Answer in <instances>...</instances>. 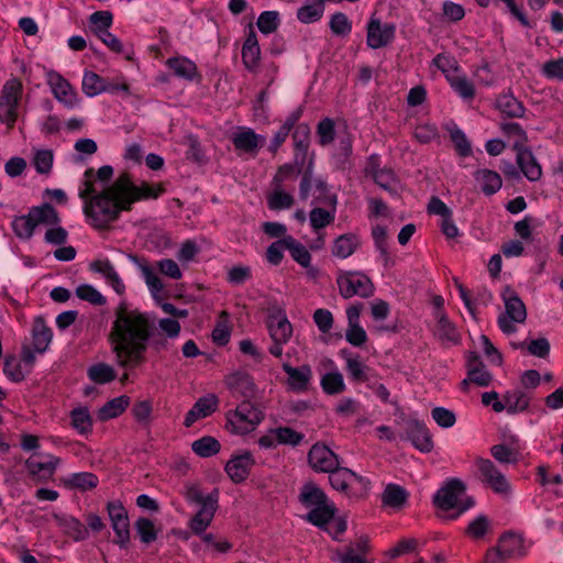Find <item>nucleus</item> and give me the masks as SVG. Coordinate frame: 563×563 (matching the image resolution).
Returning <instances> with one entry per match:
<instances>
[{
    "label": "nucleus",
    "mask_w": 563,
    "mask_h": 563,
    "mask_svg": "<svg viewBox=\"0 0 563 563\" xmlns=\"http://www.w3.org/2000/svg\"><path fill=\"white\" fill-rule=\"evenodd\" d=\"M163 192L162 185L146 181L137 185L128 173H123L110 186L86 201L84 213L95 229H107L119 219L122 211H130L133 203L157 199Z\"/></svg>",
    "instance_id": "f257e3e1"
},
{
    "label": "nucleus",
    "mask_w": 563,
    "mask_h": 563,
    "mask_svg": "<svg viewBox=\"0 0 563 563\" xmlns=\"http://www.w3.org/2000/svg\"><path fill=\"white\" fill-rule=\"evenodd\" d=\"M113 352L121 366L129 363H140L147 344L161 351L166 349L167 341L157 332L156 319L139 310H129L121 306L111 332Z\"/></svg>",
    "instance_id": "f03ea898"
},
{
    "label": "nucleus",
    "mask_w": 563,
    "mask_h": 563,
    "mask_svg": "<svg viewBox=\"0 0 563 563\" xmlns=\"http://www.w3.org/2000/svg\"><path fill=\"white\" fill-rule=\"evenodd\" d=\"M299 501L310 511L303 516L308 522L323 527L330 522L335 515V507L329 501L325 493L314 483H306L300 490Z\"/></svg>",
    "instance_id": "7ed1b4c3"
},
{
    "label": "nucleus",
    "mask_w": 563,
    "mask_h": 563,
    "mask_svg": "<svg viewBox=\"0 0 563 563\" xmlns=\"http://www.w3.org/2000/svg\"><path fill=\"white\" fill-rule=\"evenodd\" d=\"M23 95V84L18 78L7 80L0 91V122L11 130L19 115L20 101Z\"/></svg>",
    "instance_id": "20e7f679"
},
{
    "label": "nucleus",
    "mask_w": 563,
    "mask_h": 563,
    "mask_svg": "<svg viewBox=\"0 0 563 563\" xmlns=\"http://www.w3.org/2000/svg\"><path fill=\"white\" fill-rule=\"evenodd\" d=\"M465 489L463 482L457 478H453L437 492L433 503L442 510L459 508V511L451 517L452 519H455L474 505V500L472 498H467L463 505L461 504V498L465 494Z\"/></svg>",
    "instance_id": "39448f33"
},
{
    "label": "nucleus",
    "mask_w": 563,
    "mask_h": 563,
    "mask_svg": "<svg viewBox=\"0 0 563 563\" xmlns=\"http://www.w3.org/2000/svg\"><path fill=\"white\" fill-rule=\"evenodd\" d=\"M336 284L340 295L345 299L354 296L369 298L375 290L372 279L362 272H341L336 277Z\"/></svg>",
    "instance_id": "423d86ee"
},
{
    "label": "nucleus",
    "mask_w": 563,
    "mask_h": 563,
    "mask_svg": "<svg viewBox=\"0 0 563 563\" xmlns=\"http://www.w3.org/2000/svg\"><path fill=\"white\" fill-rule=\"evenodd\" d=\"M264 416L250 400L242 401L233 412L228 413V424L231 432L246 434L261 423Z\"/></svg>",
    "instance_id": "0eeeda50"
},
{
    "label": "nucleus",
    "mask_w": 563,
    "mask_h": 563,
    "mask_svg": "<svg viewBox=\"0 0 563 563\" xmlns=\"http://www.w3.org/2000/svg\"><path fill=\"white\" fill-rule=\"evenodd\" d=\"M503 298L505 301L506 312L498 317V325L500 330L506 334H511L517 331L515 323H523L527 318L526 306L519 296L507 288Z\"/></svg>",
    "instance_id": "6e6552de"
},
{
    "label": "nucleus",
    "mask_w": 563,
    "mask_h": 563,
    "mask_svg": "<svg viewBox=\"0 0 563 563\" xmlns=\"http://www.w3.org/2000/svg\"><path fill=\"white\" fill-rule=\"evenodd\" d=\"M267 329L273 344L269 353L275 357L283 355V345L286 344L292 334V325L285 314H272L267 320Z\"/></svg>",
    "instance_id": "1a4fd4ad"
},
{
    "label": "nucleus",
    "mask_w": 563,
    "mask_h": 563,
    "mask_svg": "<svg viewBox=\"0 0 563 563\" xmlns=\"http://www.w3.org/2000/svg\"><path fill=\"white\" fill-rule=\"evenodd\" d=\"M479 479L496 494L507 495L511 486L501 471L488 459L478 457L475 461Z\"/></svg>",
    "instance_id": "9d476101"
},
{
    "label": "nucleus",
    "mask_w": 563,
    "mask_h": 563,
    "mask_svg": "<svg viewBox=\"0 0 563 563\" xmlns=\"http://www.w3.org/2000/svg\"><path fill=\"white\" fill-rule=\"evenodd\" d=\"M395 34V24L372 15L366 26V44L373 49L386 47L394 41Z\"/></svg>",
    "instance_id": "9b49d317"
},
{
    "label": "nucleus",
    "mask_w": 563,
    "mask_h": 563,
    "mask_svg": "<svg viewBox=\"0 0 563 563\" xmlns=\"http://www.w3.org/2000/svg\"><path fill=\"white\" fill-rule=\"evenodd\" d=\"M82 90L89 97L102 92L129 93V86L125 81L110 82L98 73H85L82 77Z\"/></svg>",
    "instance_id": "f8f14e48"
},
{
    "label": "nucleus",
    "mask_w": 563,
    "mask_h": 563,
    "mask_svg": "<svg viewBox=\"0 0 563 563\" xmlns=\"http://www.w3.org/2000/svg\"><path fill=\"white\" fill-rule=\"evenodd\" d=\"M232 144L239 153L255 157L266 142L264 135L255 133L251 128H239L231 136Z\"/></svg>",
    "instance_id": "ddd939ff"
},
{
    "label": "nucleus",
    "mask_w": 563,
    "mask_h": 563,
    "mask_svg": "<svg viewBox=\"0 0 563 563\" xmlns=\"http://www.w3.org/2000/svg\"><path fill=\"white\" fill-rule=\"evenodd\" d=\"M308 463L316 472L329 473L340 465L339 456L328 446L316 443L308 452Z\"/></svg>",
    "instance_id": "4468645a"
},
{
    "label": "nucleus",
    "mask_w": 563,
    "mask_h": 563,
    "mask_svg": "<svg viewBox=\"0 0 563 563\" xmlns=\"http://www.w3.org/2000/svg\"><path fill=\"white\" fill-rule=\"evenodd\" d=\"M219 492L214 489L209 494V498L200 506V509L191 518L189 527L195 534H202L206 529L211 525L218 508Z\"/></svg>",
    "instance_id": "2eb2a0df"
},
{
    "label": "nucleus",
    "mask_w": 563,
    "mask_h": 563,
    "mask_svg": "<svg viewBox=\"0 0 563 563\" xmlns=\"http://www.w3.org/2000/svg\"><path fill=\"white\" fill-rule=\"evenodd\" d=\"M282 367L288 376L287 386L289 389L297 393L308 390L312 379V369L310 365L303 364L299 367H292L288 362H285Z\"/></svg>",
    "instance_id": "dca6fc26"
},
{
    "label": "nucleus",
    "mask_w": 563,
    "mask_h": 563,
    "mask_svg": "<svg viewBox=\"0 0 563 563\" xmlns=\"http://www.w3.org/2000/svg\"><path fill=\"white\" fill-rule=\"evenodd\" d=\"M225 385L233 396L250 400L255 397L256 386L253 378L245 372H235L227 376Z\"/></svg>",
    "instance_id": "f3484780"
},
{
    "label": "nucleus",
    "mask_w": 563,
    "mask_h": 563,
    "mask_svg": "<svg viewBox=\"0 0 563 563\" xmlns=\"http://www.w3.org/2000/svg\"><path fill=\"white\" fill-rule=\"evenodd\" d=\"M254 464L255 461L252 454L250 452H244L232 456L228 461L225 472L234 483H242L250 475V471Z\"/></svg>",
    "instance_id": "a211bd4d"
},
{
    "label": "nucleus",
    "mask_w": 563,
    "mask_h": 563,
    "mask_svg": "<svg viewBox=\"0 0 563 563\" xmlns=\"http://www.w3.org/2000/svg\"><path fill=\"white\" fill-rule=\"evenodd\" d=\"M218 407V398L213 394H209L199 398L191 409L186 413L184 426L191 427L197 420L211 416Z\"/></svg>",
    "instance_id": "6ab92c4d"
},
{
    "label": "nucleus",
    "mask_w": 563,
    "mask_h": 563,
    "mask_svg": "<svg viewBox=\"0 0 563 563\" xmlns=\"http://www.w3.org/2000/svg\"><path fill=\"white\" fill-rule=\"evenodd\" d=\"M407 435L413 446L422 453H429L433 449V441L429 429L426 424L412 420L408 422Z\"/></svg>",
    "instance_id": "aec40b11"
},
{
    "label": "nucleus",
    "mask_w": 563,
    "mask_h": 563,
    "mask_svg": "<svg viewBox=\"0 0 563 563\" xmlns=\"http://www.w3.org/2000/svg\"><path fill=\"white\" fill-rule=\"evenodd\" d=\"M434 328L435 338L445 346L456 345L461 341V334L456 327L449 320L445 313L438 311Z\"/></svg>",
    "instance_id": "412c9836"
},
{
    "label": "nucleus",
    "mask_w": 563,
    "mask_h": 563,
    "mask_svg": "<svg viewBox=\"0 0 563 563\" xmlns=\"http://www.w3.org/2000/svg\"><path fill=\"white\" fill-rule=\"evenodd\" d=\"M47 80L55 98L67 107H73L75 103V92L69 82L59 73H48Z\"/></svg>",
    "instance_id": "4be33fe9"
},
{
    "label": "nucleus",
    "mask_w": 563,
    "mask_h": 563,
    "mask_svg": "<svg viewBox=\"0 0 563 563\" xmlns=\"http://www.w3.org/2000/svg\"><path fill=\"white\" fill-rule=\"evenodd\" d=\"M517 153V164L519 165L521 172L523 175L530 180V181H537L542 176V168L538 161L536 159L532 152L526 146L519 151H516Z\"/></svg>",
    "instance_id": "5701e85b"
},
{
    "label": "nucleus",
    "mask_w": 563,
    "mask_h": 563,
    "mask_svg": "<svg viewBox=\"0 0 563 563\" xmlns=\"http://www.w3.org/2000/svg\"><path fill=\"white\" fill-rule=\"evenodd\" d=\"M467 375L468 379L482 387H486L492 382V374L485 368L479 355L471 352L467 356Z\"/></svg>",
    "instance_id": "b1692460"
},
{
    "label": "nucleus",
    "mask_w": 563,
    "mask_h": 563,
    "mask_svg": "<svg viewBox=\"0 0 563 563\" xmlns=\"http://www.w3.org/2000/svg\"><path fill=\"white\" fill-rule=\"evenodd\" d=\"M90 269L95 273L101 274L117 294L124 292L125 285L109 260L93 261L90 263Z\"/></svg>",
    "instance_id": "393cba45"
},
{
    "label": "nucleus",
    "mask_w": 563,
    "mask_h": 563,
    "mask_svg": "<svg viewBox=\"0 0 563 563\" xmlns=\"http://www.w3.org/2000/svg\"><path fill=\"white\" fill-rule=\"evenodd\" d=\"M504 556L510 559L521 558L526 554V547L523 538L516 533L503 534L497 543Z\"/></svg>",
    "instance_id": "a878e982"
},
{
    "label": "nucleus",
    "mask_w": 563,
    "mask_h": 563,
    "mask_svg": "<svg viewBox=\"0 0 563 563\" xmlns=\"http://www.w3.org/2000/svg\"><path fill=\"white\" fill-rule=\"evenodd\" d=\"M53 338V332L49 327L46 325L43 317H36L32 328V340L34 351L37 353H44Z\"/></svg>",
    "instance_id": "bb28decb"
},
{
    "label": "nucleus",
    "mask_w": 563,
    "mask_h": 563,
    "mask_svg": "<svg viewBox=\"0 0 563 563\" xmlns=\"http://www.w3.org/2000/svg\"><path fill=\"white\" fill-rule=\"evenodd\" d=\"M474 178L486 196L496 194L503 185L500 175L497 172L486 168L476 170Z\"/></svg>",
    "instance_id": "cd10ccee"
},
{
    "label": "nucleus",
    "mask_w": 563,
    "mask_h": 563,
    "mask_svg": "<svg viewBox=\"0 0 563 563\" xmlns=\"http://www.w3.org/2000/svg\"><path fill=\"white\" fill-rule=\"evenodd\" d=\"M57 525L76 541L85 540L88 537V529L78 519L70 516H55Z\"/></svg>",
    "instance_id": "c85d7f7f"
},
{
    "label": "nucleus",
    "mask_w": 563,
    "mask_h": 563,
    "mask_svg": "<svg viewBox=\"0 0 563 563\" xmlns=\"http://www.w3.org/2000/svg\"><path fill=\"white\" fill-rule=\"evenodd\" d=\"M341 356L345 360L346 371L352 380L365 382L367 380L366 371L367 366L362 362L360 355L353 354L347 350H341Z\"/></svg>",
    "instance_id": "c756f323"
},
{
    "label": "nucleus",
    "mask_w": 563,
    "mask_h": 563,
    "mask_svg": "<svg viewBox=\"0 0 563 563\" xmlns=\"http://www.w3.org/2000/svg\"><path fill=\"white\" fill-rule=\"evenodd\" d=\"M131 260L140 268L145 284L147 285L153 297L157 298L164 289V284L161 278L155 274L154 269L145 261H140L136 256H131Z\"/></svg>",
    "instance_id": "7c9ffc66"
},
{
    "label": "nucleus",
    "mask_w": 563,
    "mask_h": 563,
    "mask_svg": "<svg viewBox=\"0 0 563 563\" xmlns=\"http://www.w3.org/2000/svg\"><path fill=\"white\" fill-rule=\"evenodd\" d=\"M324 12L322 0H307L298 10L297 19L305 24L319 21Z\"/></svg>",
    "instance_id": "2f4dec72"
},
{
    "label": "nucleus",
    "mask_w": 563,
    "mask_h": 563,
    "mask_svg": "<svg viewBox=\"0 0 563 563\" xmlns=\"http://www.w3.org/2000/svg\"><path fill=\"white\" fill-rule=\"evenodd\" d=\"M360 246V239L354 233L340 235L335 241L332 249V254L340 258L351 256Z\"/></svg>",
    "instance_id": "473e14b6"
},
{
    "label": "nucleus",
    "mask_w": 563,
    "mask_h": 563,
    "mask_svg": "<svg viewBox=\"0 0 563 563\" xmlns=\"http://www.w3.org/2000/svg\"><path fill=\"white\" fill-rule=\"evenodd\" d=\"M130 398L125 395L107 401L98 412L100 420L106 421L119 417L129 406Z\"/></svg>",
    "instance_id": "72a5a7b5"
},
{
    "label": "nucleus",
    "mask_w": 563,
    "mask_h": 563,
    "mask_svg": "<svg viewBox=\"0 0 563 563\" xmlns=\"http://www.w3.org/2000/svg\"><path fill=\"white\" fill-rule=\"evenodd\" d=\"M445 78L451 88L463 99H472L475 95V88L471 80L460 73H445Z\"/></svg>",
    "instance_id": "f704fd0d"
},
{
    "label": "nucleus",
    "mask_w": 563,
    "mask_h": 563,
    "mask_svg": "<svg viewBox=\"0 0 563 563\" xmlns=\"http://www.w3.org/2000/svg\"><path fill=\"white\" fill-rule=\"evenodd\" d=\"M407 499V490L397 484H388L382 494L383 504L391 508H401Z\"/></svg>",
    "instance_id": "c9c22d12"
},
{
    "label": "nucleus",
    "mask_w": 563,
    "mask_h": 563,
    "mask_svg": "<svg viewBox=\"0 0 563 563\" xmlns=\"http://www.w3.org/2000/svg\"><path fill=\"white\" fill-rule=\"evenodd\" d=\"M29 212L33 222L35 223V227L41 223L47 225H57L60 221L57 211L49 203L32 207Z\"/></svg>",
    "instance_id": "e433bc0d"
},
{
    "label": "nucleus",
    "mask_w": 563,
    "mask_h": 563,
    "mask_svg": "<svg viewBox=\"0 0 563 563\" xmlns=\"http://www.w3.org/2000/svg\"><path fill=\"white\" fill-rule=\"evenodd\" d=\"M530 399V396L521 389L509 390L504 395V400L508 404L507 412L510 415L526 411L529 408Z\"/></svg>",
    "instance_id": "4c0bfd02"
},
{
    "label": "nucleus",
    "mask_w": 563,
    "mask_h": 563,
    "mask_svg": "<svg viewBox=\"0 0 563 563\" xmlns=\"http://www.w3.org/2000/svg\"><path fill=\"white\" fill-rule=\"evenodd\" d=\"M372 238L374 240V244L376 250L380 254V258L385 267H389L394 264L389 252H388V242H387V230L384 225L377 224L372 229Z\"/></svg>",
    "instance_id": "58836bf2"
},
{
    "label": "nucleus",
    "mask_w": 563,
    "mask_h": 563,
    "mask_svg": "<svg viewBox=\"0 0 563 563\" xmlns=\"http://www.w3.org/2000/svg\"><path fill=\"white\" fill-rule=\"evenodd\" d=\"M330 202L333 206L332 211H328L322 208H313L310 211L309 218H310V224L314 231H318L320 229L325 228L330 223L334 221L335 218V205H336V197L332 196L330 198Z\"/></svg>",
    "instance_id": "ea45409f"
},
{
    "label": "nucleus",
    "mask_w": 563,
    "mask_h": 563,
    "mask_svg": "<svg viewBox=\"0 0 563 563\" xmlns=\"http://www.w3.org/2000/svg\"><path fill=\"white\" fill-rule=\"evenodd\" d=\"M220 449V442L211 435H205L191 443L192 452L200 457L213 456L219 453Z\"/></svg>",
    "instance_id": "a19ab883"
},
{
    "label": "nucleus",
    "mask_w": 563,
    "mask_h": 563,
    "mask_svg": "<svg viewBox=\"0 0 563 563\" xmlns=\"http://www.w3.org/2000/svg\"><path fill=\"white\" fill-rule=\"evenodd\" d=\"M497 109L509 118H520L523 115L525 108L522 103L512 95H503L496 100Z\"/></svg>",
    "instance_id": "79ce46f5"
},
{
    "label": "nucleus",
    "mask_w": 563,
    "mask_h": 563,
    "mask_svg": "<svg viewBox=\"0 0 563 563\" xmlns=\"http://www.w3.org/2000/svg\"><path fill=\"white\" fill-rule=\"evenodd\" d=\"M261 55V49L258 45V41L256 38V34L253 30H251L247 35L243 47H242V58L247 68H252L255 66Z\"/></svg>",
    "instance_id": "37998d69"
},
{
    "label": "nucleus",
    "mask_w": 563,
    "mask_h": 563,
    "mask_svg": "<svg viewBox=\"0 0 563 563\" xmlns=\"http://www.w3.org/2000/svg\"><path fill=\"white\" fill-rule=\"evenodd\" d=\"M64 483L69 488L88 490L95 488L98 485V477L89 472L75 473L65 478Z\"/></svg>",
    "instance_id": "c03bdc74"
},
{
    "label": "nucleus",
    "mask_w": 563,
    "mask_h": 563,
    "mask_svg": "<svg viewBox=\"0 0 563 563\" xmlns=\"http://www.w3.org/2000/svg\"><path fill=\"white\" fill-rule=\"evenodd\" d=\"M89 379L96 384H107L115 379L117 374L112 366L97 363L87 369Z\"/></svg>",
    "instance_id": "a18cd8bd"
},
{
    "label": "nucleus",
    "mask_w": 563,
    "mask_h": 563,
    "mask_svg": "<svg viewBox=\"0 0 563 563\" xmlns=\"http://www.w3.org/2000/svg\"><path fill=\"white\" fill-rule=\"evenodd\" d=\"M353 476H355V472L339 465L338 468L329 472V482L334 489L345 493L352 484Z\"/></svg>",
    "instance_id": "49530a36"
},
{
    "label": "nucleus",
    "mask_w": 563,
    "mask_h": 563,
    "mask_svg": "<svg viewBox=\"0 0 563 563\" xmlns=\"http://www.w3.org/2000/svg\"><path fill=\"white\" fill-rule=\"evenodd\" d=\"M256 26L264 35L275 33L280 26V15L278 11L269 10L260 14Z\"/></svg>",
    "instance_id": "de8ad7c7"
},
{
    "label": "nucleus",
    "mask_w": 563,
    "mask_h": 563,
    "mask_svg": "<svg viewBox=\"0 0 563 563\" xmlns=\"http://www.w3.org/2000/svg\"><path fill=\"white\" fill-rule=\"evenodd\" d=\"M320 385L328 395H336L345 390L343 375L339 371L325 373L321 377Z\"/></svg>",
    "instance_id": "09e8293b"
},
{
    "label": "nucleus",
    "mask_w": 563,
    "mask_h": 563,
    "mask_svg": "<svg viewBox=\"0 0 563 563\" xmlns=\"http://www.w3.org/2000/svg\"><path fill=\"white\" fill-rule=\"evenodd\" d=\"M286 250L290 252L291 257L301 266L308 267L311 262V255L308 250L292 236H285Z\"/></svg>",
    "instance_id": "8fccbe9b"
},
{
    "label": "nucleus",
    "mask_w": 563,
    "mask_h": 563,
    "mask_svg": "<svg viewBox=\"0 0 563 563\" xmlns=\"http://www.w3.org/2000/svg\"><path fill=\"white\" fill-rule=\"evenodd\" d=\"M310 129L307 124H299L292 133L294 146L296 150V158L300 155L301 161L305 159L309 147Z\"/></svg>",
    "instance_id": "3c124183"
},
{
    "label": "nucleus",
    "mask_w": 563,
    "mask_h": 563,
    "mask_svg": "<svg viewBox=\"0 0 563 563\" xmlns=\"http://www.w3.org/2000/svg\"><path fill=\"white\" fill-rule=\"evenodd\" d=\"M501 131L509 137L514 140V150L519 151L526 147V143L528 142L527 133L520 126V124L516 122H506L500 125Z\"/></svg>",
    "instance_id": "603ef678"
},
{
    "label": "nucleus",
    "mask_w": 563,
    "mask_h": 563,
    "mask_svg": "<svg viewBox=\"0 0 563 563\" xmlns=\"http://www.w3.org/2000/svg\"><path fill=\"white\" fill-rule=\"evenodd\" d=\"M134 528H135L136 533L140 537V540L143 543L148 544V543L154 542L157 539L158 531L155 528L154 522L148 518H145V517L139 518L134 523Z\"/></svg>",
    "instance_id": "864d4df0"
},
{
    "label": "nucleus",
    "mask_w": 563,
    "mask_h": 563,
    "mask_svg": "<svg viewBox=\"0 0 563 563\" xmlns=\"http://www.w3.org/2000/svg\"><path fill=\"white\" fill-rule=\"evenodd\" d=\"M374 181L384 190L388 191L393 196H397L398 179L391 169L384 168L379 172H375Z\"/></svg>",
    "instance_id": "5fc2aeb1"
},
{
    "label": "nucleus",
    "mask_w": 563,
    "mask_h": 563,
    "mask_svg": "<svg viewBox=\"0 0 563 563\" xmlns=\"http://www.w3.org/2000/svg\"><path fill=\"white\" fill-rule=\"evenodd\" d=\"M11 225L15 235L24 240L30 239L35 229V223L33 222L30 212L26 216L15 217Z\"/></svg>",
    "instance_id": "6e6d98bb"
},
{
    "label": "nucleus",
    "mask_w": 563,
    "mask_h": 563,
    "mask_svg": "<svg viewBox=\"0 0 563 563\" xmlns=\"http://www.w3.org/2000/svg\"><path fill=\"white\" fill-rule=\"evenodd\" d=\"M59 459L55 456H49V460L46 462H40L35 460H29L26 462L27 470L33 475L40 476H52L57 464L59 463Z\"/></svg>",
    "instance_id": "4d7b16f0"
},
{
    "label": "nucleus",
    "mask_w": 563,
    "mask_h": 563,
    "mask_svg": "<svg viewBox=\"0 0 563 563\" xmlns=\"http://www.w3.org/2000/svg\"><path fill=\"white\" fill-rule=\"evenodd\" d=\"M493 457L503 464H515L518 462V451L505 444H495L490 448Z\"/></svg>",
    "instance_id": "13d9d810"
},
{
    "label": "nucleus",
    "mask_w": 563,
    "mask_h": 563,
    "mask_svg": "<svg viewBox=\"0 0 563 563\" xmlns=\"http://www.w3.org/2000/svg\"><path fill=\"white\" fill-rule=\"evenodd\" d=\"M267 205L272 210L289 209L294 205V198L290 194L283 191L280 187H276L269 195Z\"/></svg>",
    "instance_id": "bf43d9fd"
},
{
    "label": "nucleus",
    "mask_w": 563,
    "mask_h": 563,
    "mask_svg": "<svg viewBox=\"0 0 563 563\" xmlns=\"http://www.w3.org/2000/svg\"><path fill=\"white\" fill-rule=\"evenodd\" d=\"M71 424L80 433H87L91 430V417L87 408L74 409L70 413Z\"/></svg>",
    "instance_id": "052dcab7"
},
{
    "label": "nucleus",
    "mask_w": 563,
    "mask_h": 563,
    "mask_svg": "<svg viewBox=\"0 0 563 563\" xmlns=\"http://www.w3.org/2000/svg\"><path fill=\"white\" fill-rule=\"evenodd\" d=\"M54 155L51 150H37L34 153L33 165L38 174L47 175L53 167Z\"/></svg>",
    "instance_id": "680f3d73"
},
{
    "label": "nucleus",
    "mask_w": 563,
    "mask_h": 563,
    "mask_svg": "<svg viewBox=\"0 0 563 563\" xmlns=\"http://www.w3.org/2000/svg\"><path fill=\"white\" fill-rule=\"evenodd\" d=\"M317 135L319 137V143L322 146L331 144L335 136L334 121L330 118L322 119L318 123Z\"/></svg>",
    "instance_id": "e2e57ef3"
},
{
    "label": "nucleus",
    "mask_w": 563,
    "mask_h": 563,
    "mask_svg": "<svg viewBox=\"0 0 563 563\" xmlns=\"http://www.w3.org/2000/svg\"><path fill=\"white\" fill-rule=\"evenodd\" d=\"M330 29L338 36H346L352 31V22L341 12L333 14L330 19Z\"/></svg>",
    "instance_id": "0e129e2a"
},
{
    "label": "nucleus",
    "mask_w": 563,
    "mask_h": 563,
    "mask_svg": "<svg viewBox=\"0 0 563 563\" xmlns=\"http://www.w3.org/2000/svg\"><path fill=\"white\" fill-rule=\"evenodd\" d=\"M76 295L81 300H86L96 306H102L106 303V298L91 285H80L76 288Z\"/></svg>",
    "instance_id": "69168bd1"
},
{
    "label": "nucleus",
    "mask_w": 563,
    "mask_h": 563,
    "mask_svg": "<svg viewBox=\"0 0 563 563\" xmlns=\"http://www.w3.org/2000/svg\"><path fill=\"white\" fill-rule=\"evenodd\" d=\"M221 320L217 323L212 331V340L218 345H225L230 340V327L228 324V313L222 311L220 314Z\"/></svg>",
    "instance_id": "338daca9"
},
{
    "label": "nucleus",
    "mask_w": 563,
    "mask_h": 563,
    "mask_svg": "<svg viewBox=\"0 0 563 563\" xmlns=\"http://www.w3.org/2000/svg\"><path fill=\"white\" fill-rule=\"evenodd\" d=\"M274 432L277 442L280 444H290L295 446L298 445L303 439V434L289 427L277 428Z\"/></svg>",
    "instance_id": "774afa93"
}]
</instances>
